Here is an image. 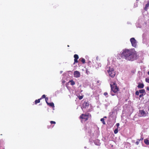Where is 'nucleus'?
I'll return each instance as SVG.
<instances>
[{
  "label": "nucleus",
  "mask_w": 149,
  "mask_h": 149,
  "mask_svg": "<svg viewBox=\"0 0 149 149\" xmlns=\"http://www.w3.org/2000/svg\"><path fill=\"white\" fill-rule=\"evenodd\" d=\"M121 54L122 57H124L128 61H133L136 58V53L134 49H123Z\"/></svg>",
  "instance_id": "1"
},
{
  "label": "nucleus",
  "mask_w": 149,
  "mask_h": 149,
  "mask_svg": "<svg viewBox=\"0 0 149 149\" xmlns=\"http://www.w3.org/2000/svg\"><path fill=\"white\" fill-rule=\"evenodd\" d=\"M110 85L111 87V91L110 93L112 96H113L115 94L113 93H116L119 91V89L117 87L116 84L114 82H111L110 83Z\"/></svg>",
  "instance_id": "2"
},
{
  "label": "nucleus",
  "mask_w": 149,
  "mask_h": 149,
  "mask_svg": "<svg viewBox=\"0 0 149 149\" xmlns=\"http://www.w3.org/2000/svg\"><path fill=\"white\" fill-rule=\"evenodd\" d=\"M106 70L108 72L109 75L112 77H114L116 73L113 67L112 66L107 67Z\"/></svg>",
  "instance_id": "3"
},
{
  "label": "nucleus",
  "mask_w": 149,
  "mask_h": 149,
  "mask_svg": "<svg viewBox=\"0 0 149 149\" xmlns=\"http://www.w3.org/2000/svg\"><path fill=\"white\" fill-rule=\"evenodd\" d=\"M130 41L132 46L134 47H136L137 46V42L134 38H132L130 39Z\"/></svg>",
  "instance_id": "4"
},
{
  "label": "nucleus",
  "mask_w": 149,
  "mask_h": 149,
  "mask_svg": "<svg viewBox=\"0 0 149 149\" xmlns=\"http://www.w3.org/2000/svg\"><path fill=\"white\" fill-rule=\"evenodd\" d=\"M147 112H146L143 110H140L139 111V116L140 117H145L146 116Z\"/></svg>",
  "instance_id": "5"
},
{
  "label": "nucleus",
  "mask_w": 149,
  "mask_h": 149,
  "mask_svg": "<svg viewBox=\"0 0 149 149\" xmlns=\"http://www.w3.org/2000/svg\"><path fill=\"white\" fill-rule=\"evenodd\" d=\"M88 114H82L80 116V118L83 119L84 121H86L88 119Z\"/></svg>",
  "instance_id": "6"
},
{
  "label": "nucleus",
  "mask_w": 149,
  "mask_h": 149,
  "mask_svg": "<svg viewBox=\"0 0 149 149\" xmlns=\"http://www.w3.org/2000/svg\"><path fill=\"white\" fill-rule=\"evenodd\" d=\"M73 75L75 78H79L80 77L81 74L80 72L78 71H75L74 72Z\"/></svg>",
  "instance_id": "7"
},
{
  "label": "nucleus",
  "mask_w": 149,
  "mask_h": 149,
  "mask_svg": "<svg viewBox=\"0 0 149 149\" xmlns=\"http://www.w3.org/2000/svg\"><path fill=\"white\" fill-rule=\"evenodd\" d=\"M74 64L75 63H77L78 61L77 59L79 58V56L77 54H75L74 56Z\"/></svg>",
  "instance_id": "8"
},
{
  "label": "nucleus",
  "mask_w": 149,
  "mask_h": 149,
  "mask_svg": "<svg viewBox=\"0 0 149 149\" xmlns=\"http://www.w3.org/2000/svg\"><path fill=\"white\" fill-rule=\"evenodd\" d=\"M89 106V103L88 102H85L83 103L82 107H81L83 110V108H85L88 107Z\"/></svg>",
  "instance_id": "9"
},
{
  "label": "nucleus",
  "mask_w": 149,
  "mask_h": 149,
  "mask_svg": "<svg viewBox=\"0 0 149 149\" xmlns=\"http://www.w3.org/2000/svg\"><path fill=\"white\" fill-rule=\"evenodd\" d=\"M47 104L48 105L52 107H54V104L53 102H51V103H47Z\"/></svg>",
  "instance_id": "10"
},
{
  "label": "nucleus",
  "mask_w": 149,
  "mask_h": 149,
  "mask_svg": "<svg viewBox=\"0 0 149 149\" xmlns=\"http://www.w3.org/2000/svg\"><path fill=\"white\" fill-rule=\"evenodd\" d=\"M138 87L140 88H143L144 87V85L143 84H140L138 85Z\"/></svg>",
  "instance_id": "11"
},
{
  "label": "nucleus",
  "mask_w": 149,
  "mask_h": 149,
  "mask_svg": "<svg viewBox=\"0 0 149 149\" xmlns=\"http://www.w3.org/2000/svg\"><path fill=\"white\" fill-rule=\"evenodd\" d=\"M144 142L146 144L149 145V141L147 139H145L144 140Z\"/></svg>",
  "instance_id": "12"
},
{
  "label": "nucleus",
  "mask_w": 149,
  "mask_h": 149,
  "mask_svg": "<svg viewBox=\"0 0 149 149\" xmlns=\"http://www.w3.org/2000/svg\"><path fill=\"white\" fill-rule=\"evenodd\" d=\"M41 99V98H40L39 99H38V100H36L35 101V104H37L38 103H39L40 101V100Z\"/></svg>",
  "instance_id": "13"
},
{
  "label": "nucleus",
  "mask_w": 149,
  "mask_h": 149,
  "mask_svg": "<svg viewBox=\"0 0 149 149\" xmlns=\"http://www.w3.org/2000/svg\"><path fill=\"white\" fill-rule=\"evenodd\" d=\"M69 82L71 83L70 84L72 85H74L75 84V82L72 80H70Z\"/></svg>",
  "instance_id": "14"
},
{
  "label": "nucleus",
  "mask_w": 149,
  "mask_h": 149,
  "mask_svg": "<svg viewBox=\"0 0 149 149\" xmlns=\"http://www.w3.org/2000/svg\"><path fill=\"white\" fill-rule=\"evenodd\" d=\"M100 121L102 122L103 124L105 125V123L104 121V118H101L100 119Z\"/></svg>",
  "instance_id": "15"
},
{
  "label": "nucleus",
  "mask_w": 149,
  "mask_h": 149,
  "mask_svg": "<svg viewBox=\"0 0 149 149\" xmlns=\"http://www.w3.org/2000/svg\"><path fill=\"white\" fill-rule=\"evenodd\" d=\"M139 92L140 93H143L145 92V90L144 89H142L139 90Z\"/></svg>",
  "instance_id": "16"
},
{
  "label": "nucleus",
  "mask_w": 149,
  "mask_h": 149,
  "mask_svg": "<svg viewBox=\"0 0 149 149\" xmlns=\"http://www.w3.org/2000/svg\"><path fill=\"white\" fill-rule=\"evenodd\" d=\"M84 97V95L79 96L78 97L79 99L80 100L82 99Z\"/></svg>",
  "instance_id": "17"
},
{
  "label": "nucleus",
  "mask_w": 149,
  "mask_h": 149,
  "mask_svg": "<svg viewBox=\"0 0 149 149\" xmlns=\"http://www.w3.org/2000/svg\"><path fill=\"white\" fill-rule=\"evenodd\" d=\"M118 128H117L114 130V133L115 134H116L118 132Z\"/></svg>",
  "instance_id": "18"
},
{
  "label": "nucleus",
  "mask_w": 149,
  "mask_h": 149,
  "mask_svg": "<svg viewBox=\"0 0 149 149\" xmlns=\"http://www.w3.org/2000/svg\"><path fill=\"white\" fill-rule=\"evenodd\" d=\"M149 4L148 3H147L146 4L145 6V10H146V9L149 6Z\"/></svg>",
  "instance_id": "19"
},
{
  "label": "nucleus",
  "mask_w": 149,
  "mask_h": 149,
  "mask_svg": "<svg viewBox=\"0 0 149 149\" xmlns=\"http://www.w3.org/2000/svg\"><path fill=\"white\" fill-rule=\"evenodd\" d=\"M81 61L83 63H84L85 62V59L84 58H82Z\"/></svg>",
  "instance_id": "20"
},
{
  "label": "nucleus",
  "mask_w": 149,
  "mask_h": 149,
  "mask_svg": "<svg viewBox=\"0 0 149 149\" xmlns=\"http://www.w3.org/2000/svg\"><path fill=\"white\" fill-rule=\"evenodd\" d=\"M104 95L106 96V97H108V93L107 92H105L104 93Z\"/></svg>",
  "instance_id": "21"
},
{
  "label": "nucleus",
  "mask_w": 149,
  "mask_h": 149,
  "mask_svg": "<svg viewBox=\"0 0 149 149\" xmlns=\"http://www.w3.org/2000/svg\"><path fill=\"white\" fill-rule=\"evenodd\" d=\"M146 81L149 83V78H146Z\"/></svg>",
  "instance_id": "22"
},
{
  "label": "nucleus",
  "mask_w": 149,
  "mask_h": 149,
  "mask_svg": "<svg viewBox=\"0 0 149 149\" xmlns=\"http://www.w3.org/2000/svg\"><path fill=\"white\" fill-rule=\"evenodd\" d=\"M139 141H139V140H138V139H137V141H136V144L137 145H138L139 144Z\"/></svg>",
  "instance_id": "23"
},
{
  "label": "nucleus",
  "mask_w": 149,
  "mask_h": 149,
  "mask_svg": "<svg viewBox=\"0 0 149 149\" xmlns=\"http://www.w3.org/2000/svg\"><path fill=\"white\" fill-rule=\"evenodd\" d=\"M48 97H47L45 98V100L47 104V103H48L47 102V101H48Z\"/></svg>",
  "instance_id": "24"
},
{
  "label": "nucleus",
  "mask_w": 149,
  "mask_h": 149,
  "mask_svg": "<svg viewBox=\"0 0 149 149\" xmlns=\"http://www.w3.org/2000/svg\"><path fill=\"white\" fill-rule=\"evenodd\" d=\"M50 123L51 124H55L56 123V122L55 121H50Z\"/></svg>",
  "instance_id": "25"
},
{
  "label": "nucleus",
  "mask_w": 149,
  "mask_h": 149,
  "mask_svg": "<svg viewBox=\"0 0 149 149\" xmlns=\"http://www.w3.org/2000/svg\"><path fill=\"white\" fill-rule=\"evenodd\" d=\"M45 97H46L45 95H43L42 96L41 98V99L44 98H46Z\"/></svg>",
  "instance_id": "26"
},
{
  "label": "nucleus",
  "mask_w": 149,
  "mask_h": 149,
  "mask_svg": "<svg viewBox=\"0 0 149 149\" xmlns=\"http://www.w3.org/2000/svg\"><path fill=\"white\" fill-rule=\"evenodd\" d=\"M139 93H140L138 91H136V92L135 93H136V95H139Z\"/></svg>",
  "instance_id": "27"
},
{
  "label": "nucleus",
  "mask_w": 149,
  "mask_h": 149,
  "mask_svg": "<svg viewBox=\"0 0 149 149\" xmlns=\"http://www.w3.org/2000/svg\"><path fill=\"white\" fill-rule=\"evenodd\" d=\"M143 139V138L142 137H141V139H138V140L139 141H142Z\"/></svg>",
  "instance_id": "28"
},
{
  "label": "nucleus",
  "mask_w": 149,
  "mask_h": 149,
  "mask_svg": "<svg viewBox=\"0 0 149 149\" xmlns=\"http://www.w3.org/2000/svg\"><path fill=\"white\" fill-rule=\"evenodd\" d=\"M119 123H117L116 124V125L117 127V128H118V127L119 126Z\"/></svg>",
  "instance_id": "29"
},
{
  "label": "nucleus",
  "mask_w": 149,
  "mask_h": 149,
  "mask_svg": "<svg viewBox=\"0 0 149 149\" xmlns=\"http://www.w3.org/2000/svg\"><path fill=\"white\" fill-rule=\"evenodd\" d=\"M99 57H98V56H97L96 57V60L98 61V60H99Z\"/></svg>",
  "instance_id": "30"
},
{
  "label": "nucleus",
  "mask_w": 149,
  "mask_h": 149,
  "mask_svg": "<svg viewBox=\"0 0 149 149\" xmlns=\"http://www.w3.org/2000/svg\"><path fill=\"white\" fill-rule=\"evenodd\" d=\"M143 96V95L142 94L140 95L139 96V97H141Z\"/></svg>",
  "instance_id": "31"
},
{
  "label": "nucleus",
  "mask_w": 149,
  "mask_h": 149,
  "mask_svg": "<svg viewBox=\"0 0 149 149\" xmlns=\"http://www.w3.org/2000/svg\"><path fill=\"white\" fill-rule=\"evenodd\" d=\"M98 65L100 67H101V65L100 63H99L98 64Z\"/></svg>",
  "instance_id": "32"
},
{
  "label": "nucleus",
  "mask_w": 149,
  "mask_h": 149,
  "mask_svg": "<svg viewBox=\"0 0 149 149\" xmlns=\"http://www.w3.org/2000/svg\"><path fill=\"white\" fill-rule=\"evenodd\" d=\"M105 105L106 107H107V106H108L107 105H106V104H105Z\"/></svg>",
  "instance_id": "33"
},
{
  "label": "nucleus",
  "mask_w": 149,
  "mask_h": 149,
  "mask_svg": "<svg viewBox=\"0 0 149 149\" xmlns=\"http://www.w3.org/2000/svg\"><path fill=\"white\" fill-rule=\"evenodd\" d=\"M147 90L149 91V88L148 87H147Z\"/></svg>",
  "instance_id": "34"
},
{
  "label": "nucleus",
  "mask_w": 149,
  "mask_h": 149,
  "mask_svg": "<svg viewBox=\"0 0 149 149\" xmlns=\"http://www.w3.org/2000/svg\"><path fill=\"white\" fill-rule=\"evenodd\" d=\"M62 72H63L62 71H60V73H62Z\"/></svg>",
  "instance_id": "35"
},
{
  "label": "nucleus",
  "mask_w": 149,
  "mask_h": 149,
  "mask_svg": "<svg viewBox=\"0 0 149 149\" xmlns=\"http://www.w3.org/2000/svg\"><path fill=\"white\" fill-rule=\"evenodd\" d=\"M148 74L149 75V71L148 72Z\"/></svg>",
  "instance_id": "36"
},
{
  "label": "nucleus",
  "mask_w": 149,
  "mask_h": 149,
  "mask_svg": "<svg viewBox=\"0 0 149 149\" xmlns=\"http://www.w3.org/2000/svg\"><path fill=\"white\" fill-rule=\"evenodd\" d=\"M104 118H107V117L106 116H105L104 117Z\"/></svg>",
  "instance_id": "37"
},
{
  "label": "nucleus",
  "mask_w": 149,
  "mask_h": 149,
  "mask_svg": "<svg viewBox=\"0 0 149 149\" xmlns=\"http://www.w3.org/2000/svg\"><path fill=\"white\" fill-rule=\"evenodd\" d=\"M68 47H69V45H68Z\"/></svg>",
  "instance_id": "38"
},
{
  "label": "nucleus",
  "mask_w": 149,
  "mask_h": 149,
  "mask_svg": "<svg viewBox=\"0 0 149 149\" xmlns=\"http://www.w3.org/2000/svg\"><path fill=\"white\" fill-rule=\"evenodd\" d=\"M82 121H83V120H81V121L82 122Z\"/></svg>",
  "instance_id": "39"
},
{
  "label": "nucleus",
  "mask_w": 149,
  "mask_h": 149,
  "mask_svg": "<svg viewBox=\"0 0 149 149\" xmlns=\"http://www.w3.org/2000/svg\"><path fill=\"white\" fill-rule=\"evenodd\" d=\"M84 148H86V147H84Z\"/></svg>",
  "instance_id": "40"
},
{
  "label": "nucleus",
  "mask_w": 149,
  "mask_h": 149,
  "mask_svg": "<svg viewBox=\"0 0 149 149\" xmlns=\"http://www.w3.org/2000/svg\"><path fill=\"white\" fill-rule=\"evenodd\" d=\"M98 81H97V82H98V83H99V82H98Z\"/></svg>",
  "instance_id": "41"
}]
</instances>
